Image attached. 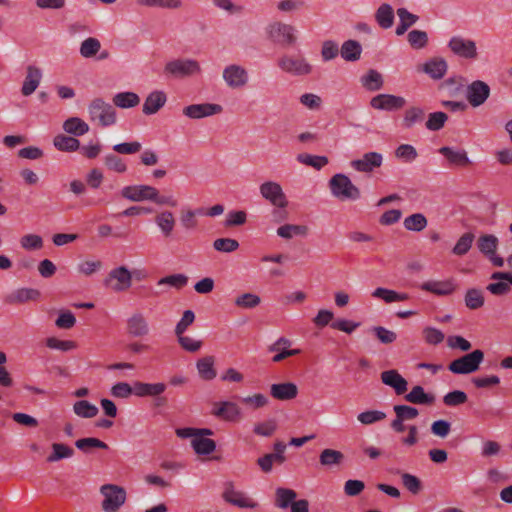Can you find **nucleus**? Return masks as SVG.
<instances>
[{"label": "nucleus", "instance_id": "nucleus-1", "mask_svg": "<svg viewBox=\"0 0 512 512\" xmlns=\"http://www.w3.org/2000/svg\"><path fill=\"white\" fill-rule=\"evenodd\" d=\"M331 194L340 200H358L360 190L344 174H336L329 181Z\"/></svg>", "mask_w": 512, "mask_h": 512}, {"label": "nucleus", "instance_id": "nucleus-2", "mask_svg": "<svg viewBox=\"0 0 512 512\" xmlns=\"http://www.w3.org/2000/svg\"><path fill=\"white\" fill-rule=\"evenodd\" d=\"M103 496L101 508L104 512H116L126 502V490L115 484H104L100 487Z\"/></svg>", "mask_w": 512, "mask_h": 512}, {"label": "nucleus", "instance_id": "nucleus-3", "mask_svg": "<svg viewBox=\"0 0 512 512\" xmlns=\"http://www.w3.org/2000/svg\"><path fill=\"white\" fill-rule=\"evenodd\" d=\"M90 120L100 126H110L115 123L116 110L113 105L102 99H94L89 105Z\"/></svg>", "mask_w": 512, "mask_h": 512}, {"label": "nucleus", "instance_id": "nucleus-4", "mask_svg": "<svg viewBox=\"0 0 512 512\" xmlns=\"http://www.w3.org/2000/svg\"><path fill=\"white\" fill-rule=\"evenodd\" d=\"M483 360V351L476 349L471 353L465 354L462 357L453 360L449 364L448 369L454 374H470L479 369V366Z\"/></svg>", "mask_w": 512, "mask_h": 512}, {"label": "nucleus", "instance_id": "nucleus-5", "mask_svg": "<svg viewBox=\"0 0 512 512\" xmlns=\"http://www.w3.org/2000/svg\"><path fill=\"white\" fill-rule=\"evenodd\" d=\"M259 192L263 199L279 210L286 209L289 201L282 186L275 181H265L259 186Z\"/></svg>", "mask_w": 512, "mask_h": 512}, {"label": "nucleus", "instance_id": "nucleus-6", "mask_svg": "<svg viewBox=\"0 0 512 512\" xmlns=\"http://www.w3.org/2000/svg\"><path fill=\"white\" fill-rule=\"evenodd\" d=\"M105 285L114 292L127 291L132 286V274L125 266L114 268L108 273Z\"/></svg>", "mask_w": 512, "mask_h": 512}, {"label": "nucleus", "instance_id": "nucleus-7", "mask_svg": "<svg viewBox=\"0 0 512 512\" xmlns=\"http://www.w3.org/2000/svg\"><path fill=\"white\" fill-rule=\"evenodd\" d=\"M222 497L227 503L238 508L257 509L259 507V503L255 499L243 491L236 490L232 483L227 484Z\"/></svg>", "mask_w": 512, "mask_h": 512}, {"label": "nucleus", "instance_id": "nucleus-8", "mask_svg": "<svg viewBox=\"0 0 512 512\" xmlns=\"http://www.w3.org/2000/svg\"><path fill=\"white\" fill-rule=\"evenodd\" d=\"M157 195V188L142 184L128 185L121 189V196L132 202L151 201L154 203Z\"/></svg>", "mask_w": 512, "mask_h": 512}, {"label": "nucleus", "instance_id": "nucleus-9", "mask_svg": "<svg viewBox=\"0 0 512 512\" xmlns=\"http://www.w3.org/2000/svg\"><path fill=\"white\" fill-rule=\"evenodd\" d=\"M201 70L199 63L193 59H177L168 62L165 65V73L171 74L177 78H183L199 73Z\"/></svg>", "mask_w": 512, "mask_h": 512}, {"label": "nucleus", "instance_id": "nucleus-10", "mask_svg": "<svg viewBox=\"0 0 512 512\" xmlns=\"http://www.w3.org/2000/svg\"><path fill=\"white\" fill-rule=\"evenodd\" d=\"M449 49L457 56L465 59H476L478 56L475 41L461 36H453L448 42Z\"/></svg>", "mask_w": 512, "mask_h": 512}, {"label": "nucleus", "instance_id": "nucleus-11", "mask_svg": "<svg viewBox=\"0 0 512 512\" xmlns=\"http://www.w3.org/2000/svg\"><path fill=\"white\" fill-rule=\"evenodd\" d=\"M490 95V87L481 80L473 81L467 86L466 98L473 107H478L485 103Z\"/></svg>", "mask_w": 512, "mask_h": 512}, {"label": "nucleus", "instance_id": "nucleus-12", "mask_svg": "<svg viewBox=\"0 0 512 512\" xmlns=\"http://www.w3.org/2000/svg\"><path fill=\"white\" fill-rule=\"evenodd\" d=\"M223 79L228 87L241 88L248 82V72L240 65L231 64L223 70Z\"/></svg>", "mask_w": 512, "mask_h": 512}, {"label": "nucleus", "instance_id": "nucleus-13", "mask_svg": "<svg viewBox=\"0 0 512 512\" xmlns=\"http://www.w3.org/2000/svg\"><path fill=\"white\" fill-rule=\"evenodd\" d=\"M448 70L447 61L442 57H433L417 67L418 72L427 74L433 80L442 79Z\"/></svg>", "mask_w": 512, "mask_h": 512}, {"label": "nucleus", "instance_id": "nucleus-14", "mask_svg": "<svg viewBox=\"0 0 512 512\" xmlns=\"http://www.w3.org/2000/svg\"><path fill=\"white\" fill-rule=\"evenodd\" d=\"M294 30L293 26L278 22L270 25L269 36L274 42L279 44L292 45L296 41Z\"/></svg>", "mask_w": 512, "mask_h": 512}, {"label": "nucleus", "instance_id": "nucleus-15", "mask_svg": "<svg viewBox=\"0 0 512 512\" xmlns=\"http://www.w3.org/2000/svg\"><path fill=\"white\" fill-rule=\"evenodd\" d=\"M278 66L283 71L298 76L307 75L312 71V66L303 58L283 56L279 59Z\"/></svg>", "mask_w": 512, "mask_h": 512}, {"label": "nucleus", "instance_id": "nucleus-16", "mask_svg": "<svg viewBox=\"0 0 512 512\" xmlns=\"http://www.w3.org/2000/svg\"><path fill=\"white\" fill-rule=\"evenodd\" d=\"M215 417L225 421H238L241 415L240 407L231 401H220L213 404L211 412Z\"/></svg>", "mask_w": 512, "mask_h": 512}, {"label": "nucleus", "instance_id": "nucleus-17", "mask_svg": "<svg viewBox=\"0 0 512 512\" xmlns=\"http://www.w3.org/2000/svg\"><path fill=\"white\" fill-rule=\"evenodd\" d=\"M292 345L290 339L286 337L278 338L273 344L268 347L269 352H276L273 356L272 361L279 363L284 359L295 356L301 353L300 349H289Z\"/></svg>", "mask_w": 512, "mask_h": 512}, {"label": "nucleus", "instance_id": "nucleus-18", "mask_svg": "<svg viewBox=\"0 0 512 512\" xmlns=\"http://www.w3.org/2000/svg\"><path fill=\"white\" fill-rule=\"evenodd\" d=\"M154 223L161 235L165 238H169L175 230L176 218L172 211L164 209L155 214Z\"/></svg>", "mask_w": 512, "mask_h": 512}, {"label": "nucleus", "instance_id": "nucleus-19", "mask_svg": "<svg viewBox=\"0 0 512 512\" xmlns=\"http://www.w3.org/2000/svg\"><path fill=\"white\" fill-rule=\"evenodd\" d=\"M127 332L133 337H144L149 334V323L142 312L136 311L127 319Z\"/></svg>", "mask_w": 512, "mask_h": 512}, {"label": "nucleus", "instance_id": "nucleus-20", "mask_svg": "<svg viewBox=\"0 0 512 512\" xmlns=\"http://www.w3.org/2000/svg\"><path fill=\"white\" fill-rule=\"evenodd\" d=\"M223 108L219 104L202 103L192 104L183 109V114L192 119H200L222 112Z\"/></svg>", "mask_w": 512, "mask_h": 512}, {"label": "nucleus", "instance_id": "nucleus-21", "mask_svg": "<svg viewBox=\"0 0 512 512\" xmlns=\"http://www.w3.org/2000/svg\"><path fill=\"white\" fill-rule=\"evenodd\" d=\"M370 104L375 109L392 111L402 108L405 104V99L390 94H379L371 99Z\"/></svg>", "mask_w": 512, "mask_h": 512}, {"label": "nucleus", "instance_id": "nucleus-22", "mask_svg": "<svg viewBox=\"0 0 512 512\" xmlns=\"http://www.w3.org/2000/svg\"><path fill=\"white\" fill-rule=\"evenodd\" d=\"M381 381L386 386L394 389L397 395H403L408 389L407 380L397 370L391 369L381 373Z\"/></svg>", "mask_w": 512, "mask_h": 512}, {"label": "nucleus", "instance_id": "nucleus-23", "mask_svg": "<svg viewBox=\"0 0 512 512\" xmlns=\"http://www.w3.org/2000/svg\"><path fill=\"white\" fill-rule=\"evenodd\" d=\"M383 157L377 152H368L361 159L353 160L351 166L359 172H372L382 165Z\"/></svg>", "mask_w": 512, "mask_h": 512}, {"label": "nucleus", "instance_id": "nucleus-24", "mask_svg": "<svg viewBox=\"0 0 512 512\" xmlns=\"http://www.w3.org/2000/svg\"><path fill=\"white\" fill-rule=\"evenodd\" d=\"M271 396L279 401H289L297 397L298 387L292 382L276 383L270 386Z\"/></svg>", "mask_w": 512, "mask_h": 512}, {"label": "nucleus", "instance_id": "nucleus-25", "mask_svg": "<svg viewBox=\"0 0 512 512\" xmlns=\"http://www.w3.org/2000/svg\"><path fill=\"white\" fill-rule=\"evenodd\" d=\"M421 289L437 296H447L454 292L455 284L453 280H430L422 283Z\"/></svg>", "mask_w": 512, "mask_h": 512}, {"label": "nucleus", "instance_id": "nucleus-26", "mask_svg": "<svg viewBox=\"0 0 512 512\" xmlns=\"http://www.w3.org/2000/svg\"><path fill=\"white\" fill-rule=\"evenodd\" d=\"M167 386L164 383H145L137 381L134 383V395L137 397H157L161 395Z\"/></svg>", "mask_w": 512, "mask_h": 512}, {"label": "nucleus", "instance_id": "nucleus-27", "mask_svg": "<svg viewBox=\"0 0 512 512\" xmlns=\"http://www.w3.org/2000/svg\"><path fill=\"white\" fill-rule=\"evenodd\" d=\"M167 97L163 91H153L150 93L143 104V113L152 115L158 112L166 103Z\"/></svg>", "mask_w": 512, "mask_h": 512}, {"label": "nucleus", "instance_id": "nucleus-28", "mask_svg": "<svg viewBox=\"0 0 512 512\" xmlns=\"http://www.w3.org/2000/svg\"><path fill=\"white\" fill-rule=\"evenodd\" d=\"M41 77V70L35 66L29 65L27 67V74L21 88V93L24 96H29L34 93L40 83Z\"/></svg>", "mask_w": 512, "mask_h": 512}, {"label": "nucleus", "instance_id": "nucleus-29", "mask_svg": "<svg viewBox=\"0 0 512 512\" xmlns=\"http://www.w3.org/2000/svg\"><path fill=\"white\" fill-rule=\"evenodd\" d=\"M404 398L407 402L418 405H431L435 402V396L426 393L423 387L419 385L414 386Z\"/></svg>", "mask_w": 512, "mask_h": 512}, {"label": "nucleus", "instance_id": "nucleus-30", "mask_svg": "<svg viewBox=\"0 0 512 512\" xmlns=\"http://www.w3.org/2000/svg\"><path fill=\"white\" fill-rule=\"evenodd\" d=\"M374 17L382 29H389L394 24V10L388 3L381 4L376 10Z\"/></svg>", "mask_w": 512, "mask_h": 512}, {"label": "nucleus", "instance_id": "nucleus-31", "mask_svg": "<svg viewBox=\"0 0 512 512\" xmlns=\"http://www.w3.org/2000/svg\"><path fill=\"white\" fill-rule=\"evenodd\" d=\"M397 15L399 17V24L395 30L397 36L404 35L419 20L417 15L409 12L406 8H398Z\"/></svg>", "mask_w": 512, "mask_h": 512}, {"label": "nucleus", "instance_id": "nucleus-32", "mask_svg": "<svg viewBox=\"0 0 512 512\" xmlns=\"http://www.w3.org/2000/svg\"><path fill=\"white\" fill-rule=\"evenodd\" d=\"M362 53V46L356 40L345 41L340 49L341 57L348 61L354 62L360 59Z\"/></svg>", "mask_w": 512, "mask_h": 512}, {"label": "nucleus", "instance_id": "nucleus-33", "mask_svg": "<svg viewBox=\"0 0 512 512\" xmlns=\"http://www.w3.org/2000/svg\"><path fill=\"white\" fill-rule=\"evenodd\" d=\"M439 153H441L452 165L466 166L470 163L467 153L464 150L442 147L439 149Z\"/></svg>", "mask_w": 512, "mask_h": 512}, {"label": "nucleus", "instance_id": "nucleus-34", "mask_svg": "<svg viewBox=\"0 0 512 512\" xmlns=\"http://www.w3.org/2000/svg\"><path fill=\"white\" fill-rule=\"evenodd\" d=\"M499 240L493 234H483L477 240L478 250L486 257L495 254Z\"/></svg>", "mask_w": 512, "mask_h": 512}, {"label": "nucleus", "instance_id": "nucleus-35", "mask_svg": "<svg viewBox=\"0 0 512 512\" xmlns=\"http://www.w3.org/2000/svg\"><path fill=\"white\" fill-rule=\"evenodd\" d=\"M214 361L213 356H205L197 361L196 368L199 376L203 380H212L216 377L217 373L214 368Z\"/></svg>", "mask_w": 512, "mask_h": 512}, {"label": "nucleus", "instance_id": "nucleus-36", "mask_svg": "<svg viewBox=\"0 0 512 512\" xmlns=\"http://www.w3.org/2000/svg\"><path fill=\"white\" fill-rule=\"evenodd\" d=\"M344 460V454L341 451L326 448L319 455V462L324 467H333L340 465Z\"/></svg>", "mask_w": 512, "mask_h": 512}, {"label": "nucleus", "instance_id": "nucleus-37", "mask_svg": "<svg viewBox=\"0 0 512 512\" xmlns=\"http://www.w3.org/2000/svg\"><path fill=\"white\" fill-rule=\"evenodd\" d=\"M372 296L374 298L382 299L386 303H393L398 301H406L409 299V295L407 293H398L394 290H390L387 288H376L372 292Z\"/></svg>", "mask_w": 512, "mask_h": 512}, {"label": "nucleus", "instance_id": "nucleus-38", "mask_svg": "<svg viewBox=\"0 0 512 512\" xmlns=\"http://www.w3.org/2000/svg\"><path fill=\"white\" fill-rule=\"evenodd\" d=\"M191 445L198 455H209L216 449L214 440L197 435L191 440Z\"/></svg>", "mask_w": 512, "mask_h": 512}, {"label": "nucleus", "instance_id": "nucleus-39", "mask_svg": "<svg viewBox=\"0 0 512 512\" xmlns=\"http://www.w3.org/2000/svg\"><path fill=\"white\" fill-rule=\"evenodd\" d=\"M39 296L40 292L36 289L20 288L8 296V301L10 303H25L27 301L36 300Z\"/></svg>", "mask_w": 512, "mask_h": 512}, {"label": "nucleus", "instance_id": "nucleus-40", "mask_svg": "<svg viewBox=\"0 0 512 512\" xmlns=\"http://www.w3.org/2000/svg\"><path fill=\"white\" fill-rule=\"evenodd\" d=\"M140 103V97L134 92H120L113 97V104L119 108H132Z\"/></svg>", "mask_w": 512, "mask_h": 512}, {"label": "nucleus", "instance_id": "nucleus-41", "mask_svg": "<svg viewBox=\"0 0 512 512\" xmlns=\"http://www.w3.org/2000/svg\"><path fill=\"white\" fill-rule=\"evenodd\" d=\"M51 448L52 452L47 457V461L50 463L58 462L66 458H71L74 455L73 448L63 443H53Z\"/></svg>", "mask_w": 512, "mask_h": 512}, {"label": "nucleus", "instance_id": "nucleus-42", "mask_svg": "<svg viewBox=\"0 0 512 512\" xmlns=\"http://www.w3.org/2000/svg\"><path fill=\"white\" fill-rule=\"evenodd\" d=\"M308 227L305 225L285 224L277 229V235L284 239H291L294 236H306Z\"/></svg>", "mask_w": 512, "mask_h": 512}, {"label": "nucleus", "instance_id": "nucleus-43", "mask_svg": "<svg viewBox=\"0 0 512 512\" xmlns=\"http://www.w3.org/2000/svg\"><path fill=\"white\" fill-rule=\"evenodd\" d=\"M361 83L367 90L377 91L383 86V78L378 71L370 69L366 75L361 77Z\"/></svg>", "mask_w": 512, "mask_h": 512}, {"label": "nucleus", "instance_id": "nucleus-44", "mask_svg": "<svg viewBox=\"0 0 512 512\" xmlns=\"http://www.w3.org/2000/svg\"><path fill=\"white\" fill-rule=\"evenodd\" d=\"M427 218L421 213L412 214L404 219L403 225L408 231L420 232L427 227Z\"/></svg>", "mask_w": 512, "mask_h": 512}, {"label": "nucleus", "instance_id": "nucleus-45", "mask_svg": "<svg viewBox=\"0 0 512 512\" xmlns=\"http://www.w3.org/2000/svg\"><path fill=\"white\" fill-rule=\"evenodd\" d=\"M73 411L77 416L82 418H93L99 412L97 406L86 400H79L75 402L73 405Z\"/></svg>", "mask_w": 512, "mask_h": 512}, {"label": "nucleus", "instance_id": "nucleus-46", "mask_svg": "<svg viewBox=\"0 0 512 512\" xmlns=\"http://www.w3.org/2000/svg\"><path fill=\"white\" fill-rule=\"evenodd\" d=\"M465 305L472 310L481 308L484 305L482 290L477 288L468 289L464 297Z\"/></svg>", "mask_w": 512, "mask_h": 512}, {"label": "nucleus", "instance_id": "nucleus-47", "mask_svg": "<svg viewBox=\"0 0 512 512\" xmlns=\"http://www.w3.org/2000/svg\"><path fill=\"white\" fill-rule=\"evenodd\" d=\"M407 41L413 49L419 50L427 46L429 38L426 31L415 29L408 33Z\"/></svg>", "mask_w": 512, "mask_h": 512}, {"label": "nucleus", "instance_id": "nucleus-48", "mask_svg": "<svg viewBox=\"0 0 512 512\" xmlns=\"http://www.w3.org/2000/svg\"><path fill=\"white\" fill-rule=\"evenodd\" d=\"M275 504L279 508H287L295 501L297 494L294 490L288 488H278L275 493Z\"/></svg>", "mask_w": 512, "mask_h": 512}, {"label": "nucleus", "instance_id": "nucleus-49", "mask_svg": "<svg viewBox=\"0 0 512 512\" xmlns=\"http://www.w3.org/2000/svg\"><path fill=\"white\" fill-rule=\"evenodd\" d=\"M101 49V43L97 38L89 37L80 45V55L84 58H92L97 55Z\"/></svg>", "mask_w": 512, "mask_h": 512}, {"label": "nucleus", "instance_id": "nucleus-50", "mask_svg": "<svg viewBox=\"0 0 512 512\" xmlns=\"http://www.w3.org/2000/svg\"><path fill=\"white\" fill-rule=\"evenodd\" d=\"M474 238L475 236L473 233H464L456 242L455 246L452 249V253L457 256H463L467 254L472 247Z\"/></svg>", "mask_w": 512, "mask_h": 512}, {"label": "nucleus", "instance_id": "nucleus-51", "mask_svg": "<svg viewBox=\"0 0 512 512\" xmlns=\"http://www.w3.org/2000/svg\"><path fill=\"white\" fill-rule=\"evenodd\" d=\"M188 283V277L184 274H172L163 277L157 281V286H170L175 289H181Z\"/></svg>", "mask_w": 512, "mask_h": 512}, {"label": "nucleus", "instance_id": "nucleus-52", "mask_svg": "<svg viewBox=\"0 0 512 512\" xmlns=\"http://www.w3.org/2000/svg\"><path fill=\"white\" fill-rule=\"evenodd\" d=\"M54 146L61 151H75L79 148V141L67 135H57L54 138Z\"/></svg>", "mask_w": 512, "mask_h": 512}, {"label": "nucleus", "instance_id": "nucleus-53", "mask_svg": "<svg viewBox=\"0 0 512 512\" xmlns=\"http://www.w3.org/2000/svg\"><path fill=\"white\" fill-rule=\"evenodd\" d=\"M402 485L412 494H418L423 486L421 480L410 473L402 472L400 474Z\"/></svg>", "mask_w": 512, "mask_h": 512}, {"label": "nucleus", "instance_id": "nucleus-54", "mask_svg": "<svg viewBox=\"0 0 512 512\" xmlns=\"http://www.w3.org/2000/svg\"><path fill=\"white\" fill-rule=\"evenodd\" d=\"M386 418V414L380 410H366L357 415V420L363 425H372Z\"/></svg>", "mask_w": 512, "mask_h": 512}, {"label": "nucleus", "instance_id": "nucleus-55", "mask_svg": "<svg viewBox=\"0 0 512 512\" xmlns=\"http://www.w3.org/2000/svg\"><path fill=\"white\" fill-rule=\"evenodd\" d=\"M297 160L305 165L311 166L317 170H320L328 163V159L325 156H315L307 153H302L297 156Z\"/></svg>", "mask_w": 512, "mask_h": 512}, {"label": "nucleus", "instance_id": "nucleus-56", "mask_svg": "<svg viewBox=\"0 0 512 512\" xmlns=\"http://www.w3.org/2000/svg\"><path fill=\"white\" fill-rule=\"evenodd\" d=\"M202 213H203L202 209H197V210L186 209V210H182L181 213H180L181 225L184 228H186V229H194L197 226L196 215L197 214H202Z\"/></svg>", "mask_w": 512, "mask_h": 512}, {"label": "nucleus", "instance_id": "nucleus-57", "mask_svg": "<svg viewBox=\"0 0 512 512\" xmlns=\"http://www.w3.org/2000/svg\"><path fill=\"white\" fill-rule=\"evenodd\" d=\"M105 166L114 172L124 173L127 171V165L122 158L115 154H107L104 157Z\"/></svg>", "mask_w": 512, "mask_h": 512}, {"label": "nucleus", "instance_id": "nucleus-58", "mask_svg": "<svg viewBox=\"0 0 512 512\" xmlns=\"http://www.w3.org/2000/svg\"><path fill=\"white\" fill-rule=\"evenodd\" d=\"M102 267L103 263L100 260H84L77 265V271L84 276H91Z\"/></svg>", "mask_w": 512, "mask_h": 512}, {"label": "nucleus", "instance_id": "nucleus-59", "mask_svg": "<svg viewBox=\"0 0 512 512\" xmlns=\"http://www.w3.org/2000/svg\"><path fill=\"white\" fill-rule=\"evenodd\" d=\"M213 248L223 253H231L239 248V242L232 238H218L213 242Z\"/></svg>", "mask_w": 512, "mask_h": 512}, {"label": "nucleus", "instance_id": "nucleus-60", "mask_svg": "<svg viewBox=\"0 0 512 512\" xmlns=\"http://www.w3.org/2000/svg\"><path fill=\"white\" fill-rule=\"evenodd\" d=\"M75 446L83 452H88L91 448H108V445L105 442L93 437L79 439L75 442Z\"/></svg>", "mask_w": 512, "mask_h": 512}, {"label": "nucleus", "instance_id": "nucleus-61", "mask_svg": "<svg viewBox=\"0 0 512 512\" xmlns=\"http://www.w3.org/2000/svg\"><path fill=\"white\" fill-rule=\"evenodd\" d=\"M260 302V297L252 293H244L235 299V304L245 309L255 308Z\"/></svg>", "mask_w": 512, "mask_h": 512}, {"label": "nucleus", "instance_id": "nucleus-62", "mask_svg": "<svg viewBox=\"0 0 512 512\" xmlns=\"http://www.w3.org/2000/svg\"><path fill=\"white\" fill-rule=\"evenodd\" d=\"M20 244L25 250H37L43 247V239L36 234H26L20 239Z\"/></svg>", "mask_w": 512, "mask_h": 512}, {"label": "nucleus", "instance_id": "nucleus-63", "mask_svg": "<svg viewBox=\"0 0 512 512\" xmlns=\"http://www.w3.org/2000/svg\"><path fill=\"white\" fill-rule=\"evenodd\" d=\"M422 334L425 342L430 345L440 344L445 338L444 333L434 327H425Z\"/></svg>", "mask_w": 512, "mask_h": 512}, {"label": "nucleus", "instance_id": "nucleus-64", "mask_svg": "<svg viewBox=\"0 0 512 512\" xmlns=\"http://www.w3.org/2000/svg\"><path fill=\"white\" fill-rule=\"evenodd\" d=\"M468 397L467 394L460 390H454L449 393H447L443 397V402L446 406L454 407L461 405L467 401Z\"/></svg>", "mask_w": 512, "mask_h": 512}]
</instances>
